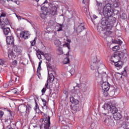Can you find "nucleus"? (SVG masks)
I'll return each instance as SVG.
<instances>
[{
    "label": "nucleus",
    "instance_id": "46",
    "mask_svg": "<svg viewBox=\"0 0 129 129\" xmlns=\"http://www.w3.org/2000/svg\"><path fill=\"white\" fill-rule=\"evenodd\" d=\"M37 75L38 77V78H40V76H41V73L40 71H37Z\"/></svg>",
    "mask_w": 129,
    "mask_h": 129
},
{
    "label": "nucleus",
    "instance_id": "21",
    "mask_svg": "<svg viewBox=\"0 0 129 129\" xmlns=\"http://www.w3.org/2000/svg\"><path fill=\"white\" fill-rule=\"evenodd\" d=\"M116 105H113L112 106V107H111V109H110L111 113H112L113 114H114L116 113V112H117L118 111V110H117V108L116 107H115Z\"/></svg>",
    "mask_w": 129,
    "mask_h": 129
},
{
    "label": "nucleus",
    "instance_id": "8",
    "mask_svg": "<svg viewBox=\"0 0 129 129\" xmlns=\"http://www.w3.org/2000/svg\"><path fill=\"white\" fill-rule=\"evenodd\" d=\"M44 57L45 58L46 61L47 68L52 69V55L49 53H45L44 54Z\"/></svg>",
    "mask_w": 129,
    "mask_h": 129
},
{
    "label": "nucleus",
    "instance_id": "13",
    "mask_svg": "<svg viewBox=\"0 0 129 129\" xmlns=\"http://www.w3.org/2000/svg\"><path fill=\"white\" fill-rule=\"evenodd\" d=\"M7 43L8 45H12L13 46L15 41V38L13 36H6Z\"/></svg>",
    "mask_w": 129,
    "mask_h": 129
},
{
    "label": "nucleus",
    "instance_id": "48",
    "mask_svg": "<svg viewBox=\"0 0 129 129\" xmlns=\"http://www.w3.org/2000/svg\"><path fill=\"white\" fill-rule=\"evenodd\" d=\"M12 64L13 65H17V64H18V61L16 60H14L12 62Z\"/></svg>",
    "mask_w": 129,
    "mask_h": 129
},
{
    "label": "nucleus",
    "instance_id": "56",
    "mask_svg": "<svg viewBox=\"0 0 129 129\" xmlns=\"http://www.w3.org/2000/svg\"><path fill=\"white\" fill-rule=\"evenodd\" d=\"M17 19H18V20H21V16L18 17H17Z\"/></svg>",
    "mask_w": 129,
    "mask_h": 129
},
{
    "label": "nucleus",
    "instance_id": "10",
    "mask_svg": "<svg viewBox=\"0 0 129 129\" xmlns=\"http://www.w3.org/2000/svg\"><path fill=\"white\" fill-rule=\"evenodd\" d=\"M99 66V59L97 57L93 59V61L91 64V70H94V69H98Z\"/></svg>",
    "mask_w": 129,
    "mask_h": 129
},
{
    "label": "nucleus",
    "instance_id": "35",
    "mask_svg": "<svg viewBox=\"0 0 129 129\" xmlns=\"http://www.w3.org/2000/svg\"><path fill=\"white\" fill-rule=\"evenodd\" d=\"M46 14L42 13H40V17L41 18V19H43V20H45L46 19Z\"/></svg>",
    "mask_w": 129,
    "mask_h": 129
},
{
    "label": "nucleus",
    "instance_id": "40",
    "mask_svg": "<svg viewBox=\"0 0 129 129\" xmlns=\"http://www.w3.org/2000/svg\"><path fill=\"white\" fill-rule=\"evenodd\" d=\"M121 18L123 20H125L126 19V15L125 14H122V15H121Z\"/></svg>",
    "mask_w": 129,
    "mask_h": 129
},
{
    "label": "nucleus",
    "instance_id": "45",
    "mask_svg": "<svg viewBox=\"0 0 129 129\" xmlns=\"http://www.w3.org/2000/svg\"><path fill=\"white\" fill-rule=\"evenodd\" d=\"M5 64V61L3 59H0V65H4Z\"/></svg>",
    "mask_w": 129,
    "mask_h": 129
},
{
    "label": "nucleus",
    "instance_id": "16",
    "mask_svg": "<svg viewBox=\"0 0 129 129\" xmlns=\"http://www.w3.org/2000/svg\"><path fill=\"white\" fill-rule=\"evenodd\" d=\"M29 36H30V34H29L28 31L26 32H23L20 33V37L23 38V39H28L29 38Z\"/></svg>",
    "mask_w": 129,
    "mask_h": 129
},
{
    "label": "nucleus",
    "instance_id": "47",
    "mask_svg": "<svg viewBox=\"0 0 129 129\" xmlns=\"http://www.w3.org/2000/svg\"><path fill=\"white\" fill-rule=\"evenodd\" d=\"M37 56L38 58V59L40 60V59H42V56H41V54L40 53H37Z\"/></svg>",
    "mask_w": 129,
    "mask_h": 129
},
{
    "label": "nucleus",
    "instance_id": "31",
    "mask_svg": "<svg viewBox=\"0 0 129 129\" xmlns=\"http://www.w3.org/2000/svg\"><path fill=\"white\" fill-rule=\"evenodd\" d=\"M70 63V60L69 59V57H67L63 59V63L64 64H69Z\"/></svg>",
    "mask_w": 129,
    "mask_h": 129
},
{
    "label": "nucleus",
    "instance_id": "50",
    "mask_svg": "<svg viewBox=\"0 0 129 129\" xmlns=\"http://www.w3.org/2000/svg\"><path fill=\"white\" fill-rule=\"evenodd\" d=\"M43 106H44V107H45L46 108V109H48V106H47L46 105V104H47V101L43 102Z\"/></svg>",
    "mask_w": 129,
    "mask_h": 129
},
{
    "label": "nucleus",
    "instance_id": "36",
    "mask_svg": "<svg viewBox=\"0 0 129 129\" xmlns=\"http://www.w3.org/2000/svg\"><path fill=\"white\" fill-rule=\"evenodd\" d=\"M54 21L50 20L49 22H48V25L49 26V27H53V26H54Z\"/></svg>",
    "mask_w": 129,
    "mask_h": 129
},
{
    "label": "nucleus",
    "instance_id": "64",
    "mask_svg": "<svg viewBox=\"0 0 129 129\" xmlns=\"http://www.w3.org/2000/svg\"><path fill=\"white\" fill-rule=\"evenodd\" d=\"M85 0H83V4H85V2H84Z\"/></svg>",
    "mask_w": 129,
    "mask_h": 129
},
{
    "label": "nucleus",
    "instance_id": "23",
    "mask_svg": "<svg viewBox=\"0 0 129 129\" xmlns=\"http://www.w3.org/2000/svg\"><path fill=\"white\" fill-rule=\"evenodd\" d=\"M84 29V25L81 24L77 28L76 32L77 33H81V32L83 31Z\"/></svg>",
    "mask_w": 129,
    "mask_h": 129
},
{
    "label": "nucleus",
    "instance_id": "28",
    "mask_svg": "<svg viewBox=\"0 0 129 129\" xmlns=\"http://www.w3.org/2000/svg\"><path fill=\"white\" fill-rule=\"evenodd\" d=\"M6 14H5V13H2V14L1 15L0 18H1V19H0V24H2V22H3V21H4V19L5 18L7 19V17H6Z\"/></svg>",
    "mask_w": 129,
    "mask_h": 129
},
{
    "label": "nucleus",
    "instance_id": "30",
    "mask_svg": "<svg viewBox=\"0 0 129 129\" xmlns=\"http://www.w3.org/2000/svg\"><path fill=\"white\" fill-rule=\"evenodd\" d=\"M35 107H34V110L37 111V110H39L38 112H40V108L39 107V105H38V103H37V101L35 100Z\"/></svg>",
    "mask_w": 129,
    "mask_h": 129
},
{
    "label": "nucleus",
    "instance_id": "32",
    "mask_svg": "<svg viewBox=\"0 0 129 129\" xmlns=\"http://www.w3.org/2000/svg\"><path fill=\"white\" fill-rule=\"evenodd\" d=\"M120 47L118 45H116L112 48V50L114 51L115 52H116L117 51H118L119 50Z\"/></svg>",
    "mask_w": 129,
    "mask_h": 129
},
{
    "label": "nucleus",
    "instance_id": "52",
    "mask_svg": "<svg viewBox=\"0 0 129 129\" xmlns=\"http://www.w3.org/2000/svg\"><path fill=\"white\" fill-rule=\"evenodd\" d=\"M112 43H113V44H115V43H117V41L116 40H113Z\"/></svg>",
    "mask_w": 129,
    "mask_h": 129
},
{
    "label": "nucleus",
    "instance_id": "34",
    "mask_svg": "<svg viewBox=\"0 0 129 129\" xmlns=\"http://www.w3.org/2000/svg\"><path fill=\"white\" fill-rule=\"evenodd\" d=\"M37 40V37H35L33 41L30 42L31 46H34L36 45V41Z\"/></svg>",
    "mask_w": 129,
    "mask_h": 129
},
{
    "label": "nucleus",
    "instance_id": "24",
    "mask_svg": "<svg viewBox=\"0 0 129 129\" xmlns=\"http://www.w3.org/2000/svg\"><path fill=\"white\" fill-rule=\"evenodd\" d=\"M70 101L72 102V103H73V104H75V105H77L79 103V101L73 97H71L70 98Z\"/></svg>",
    "mask_w": 129,
    "mask_h": 129
},
{
    "label": "nucleus",
    "instance_id": "4",
    "mask_svg": "<svg viewBox=\"0 0 129 129\" xmlns=\"http://www.w3.org/2000/svg\"><path fill=\"white\" fill-rule=\"evenodd\" d=\"M9 25L10 21H9L8 18H4L3 21L1 22V24H0L1 28L3 30L4 35H6V36L9 35V34H11V29L7 27V26Z\"/></svg>",
    "mask_w": 129,
    "mask_h": 129
},
{
    "label": "nucleus",
    "instance_id": "54",
    "mask_svg": "<svg viewBox=\"0 0 129 129\" xmlns=\"http://www.w3.org/2000/svg\"><path fill=\"white\" fill-rule=\"evenodd\" d=\"M9 112L10 113L11 116H14V114L12 113V112L11 111V110H9Z\"/></svg>",
    "mask_w": 129,
    "mask_h": 129
},
{
    "label": "nucleus",
    "instance_id": "55",
    "mask_svg": "<svg viewBox=\"0 0 129 129\" xmlns=\"http://www.w3.org/2000/svg\"><path fill=\"white\" fill-rule=\"evenodd\" d=\"M42 102H43V103L46 102V100L43 99H42Z\"/></svg>",
    "mask_w": 129,
    "mask_h": 129
},
{
    "label": "nucleus",
    "instance_id": "18",
    "mask_svg": "<svg viewBox=\"0 0 129 129\" xmlns=\"http://www.w3.org/2000/svg\"><path fill=\"white\" fill-rule=\"evenodd\" d=\"M114 63V66L115 67L118 68V69H120V68H122V65H123V62L122 61L118 60V61H116Z\"/></svg>",
    "mask_w": 129,
    "mask_h": 129
},
{
    "label": "nucleus",
    "instance_id": "7",
    "mask_svg": "<svg viewBox=\"0 0 129 129\" xmlns=\"http://www.w3.org/2000/svg\"><path fill=\"white\" fill-rule=\"evenodd\" d=\"M113 105H116V102L115 101H112L105 103L103 106V108H104V110H106L107 113H103V114H104L105 115L109 114L108 112L109 110H110Z\"/></svg>",
    "mask_w": 129,
    "mask_h": 129
},
{
    "label": "nucleus",
    "instance_id": "12",
    "mask_svg": "<svg viewBox=\"0 0 129 129\" xmlns=\"http://www.w3.org/2000/svg\"><path fill=\"white\" fill-rule=\"evenodd\" d=\"M104 122L108 125H111V123H112V119L111 118V116L109 114H107L106 115V118L104 121Z\"/></svg>",
    "mask_w": 129,
    "mask_h": 129
},
{
    "label": "nucleus",
    "instance_id": "53",
    "mask_svg": "<svg viewBox=\"0 0 129 129\" xmlns=\"http://www.w3.org/2000/svg\"><path fill=\"white\" fill-rule=\"evenodd\" d=\"M39 54H40V55H42L43 56H45V54H44V52H40V53H39Z\"/></svg>",
    "mask_w": 129,
    "mask_h": 129
},
{
    "label": "nucleus",
    "instance_id": "37",
    "mask_svg": "<svg viewBox=\"0 0 129 129\" xmlns=\"http://www.w3.org/2000/svg\"><path fill=\"white\" fill-rule=\"evenodd\" d=\"M41 64H42V61H40L39 62V64H38V67L37 68V71H40V70H41Z\"/></svg>",
    "mask_w": 129,
    "mask_h": 129
},
{
    "label": "nucleus",
    "instance_id": "6",
    "mask_svg": "<svg viewBox=\"0 0 129 129\" xmlns=\"http://www.w3.org/2000/svg\"><path fill=\"white\" fill-rule=\"evenodd\" d=\"M50 116L46 117L45 118V121L44 123H42L44 121V119L41 118L39 120V122L40 123V128H44V129H50V124H51V122H50Z\"/></svg>",
    "mask_w": 129,
    "mask_h": 129
},
{
    "label": "nucleus",
    "instance_id": "63",
    "mask_svg": "<svg viewBox=\"0 0 129 129\" xmlns=\"http://www.w3.org/2000/svg\"><path fill=\"white\" fill-rule=\"evenodd\" d=\"M12 0H7V2H12Z\"/></svg>",
    "mask_w": 129,
    "mask_h": 129
},
{
    "label": "nucleus",
    "instance_id": "60",
    "mask_svg": "<svg viewBox=\"0 0 129 129\" xmlns=\"http://www.w3.org/2000/svg\"><path fill=\"white\" fill-rule=\"evenodd\" d=\"M48 86V84H45V87H46V88H47V87Z\"/></svg>",
    "mask_w": 129,
    "mask_h": 129
},
{
    "label": "nucleus",
    "instance_id": "39",
    "mask_svg": "<svg viewBox=\"0 0 129 129\" xmlns=\"http://www.w3.org/2000/svg\"><path fill=\"white\" fill-rule=\"evenodd\" d=\"M70 73H71V75H73L75 73V70L74 68L71 69L70 71Z\"/></svg>",
    "mask_w": 129,
    "mask_h": 129
},
{
    "label": "nucleus",
    "instance_id": "27",
    "mask_svg": "<svg viewBox=\"0 0 129 129\" xmlns=\"http://www.w3.org/2000/svg\"><path fill=\"white\" fill-rule=\"evenodd\" d=\"M72 110H74L75 112H77V111H79V106L77 105H74L72 108Z\"/></svg>",
    "mask_w": 129,
    "mask_h": 129
},
{
    "label": "nucleus",
    "instance_id": "20",
    "mask_svg": "<svg viewBox=\"0 0 129 129\" xmlns=\"http://www.w3.org/2000/svg\"><path fill=\"white\" fill-rule=\"evenodd\" d=\"M52 38L54 39V45L56 46V47H60L61 45L62 44L61 43V41H60V40H59V39H58L57 38H55L54 37H53Z\"/></svg>",
    "mask_w": 129,
    "mask_h": 129
},
{
    "label": "nucleus",
    "instance_id": "5",
    "mask_svg": "<svg viewBox=\"0 0 129 129\" xmlns=\"http://www.w3.org/2000/svg\"><path fill=\"white\" fill-rule=\"evenodd\" d=\"M109 30L111 29H108L107 28H106V29H105V28H103V27L99 26L97 27L98 32L101 33V35L102 37V38H104V39H106L107 37H108L110 35H111V34H112V32H111Z\"/></svg>",
    "mask_w": 129,
    "mask_h": 129
},
{
    "label": "nucleus",
    "instance_id": "49",
    "mask_svg": "<svg viewBox=\"0 0 129 129\" xmlns=\"http://www.w3.org/2000/svg\"><path fill=\"white\" fill-rule=\"evenodd\" d=\"M91 19L92 20V19H94V20H95V19H97V16H96V15H94L92 16V17L91 18Z\"/></svg>",
    "mask_w": 129,
    "mask_h": 129
},
{
    "label": "nucleus",
    "instance_id": "1",
    "mask_svg": "<svg viewBox=\"0 0 129 129\" xmlns=\"http://www.w3.org/2000/svg\"><path fill=\"white\" fill-rule=\"evenodd\" d=\"M103 14L104 17L101 20V24L105 29L107 28L108 30H111L113 23L116 21V18L113 16H117L119 11L114 9L111 4H107L103 9Z\"/></svg>",
    "mask_w": 129,
    "mask_h": 129
},
{
    "label": "nucleus",
    "instance_id": "17",
    "mask_svg": "<svg viewBox=\"0 0 129 129\" xmlns=\"http://www.w3.org/2000/svg\"><path fill=\"white\" fill-rule=\"evenodd\" d=\"M16 56H17V54L14 53V51L12 50H9L8 57L10 60H12V59H14L16 57Z\"/></svg>",
    "mask_w": 129,
    "mask_h": 129
},
{
    "label": "nucleus",
    "instance_id": "19",
    "mask_svg": "<svg viewBox=\"0 0 129 129\" xmlns=\"http://www.w3.org/2000/svg\"><path fill=\"white\" fill-rule=\"evenodd\" d=\"M113 118L115 120H119L121 118V114L119 112H116L114 114Z\"/></svg>",
    "mask_w": 129,
    "mask_h": 129
},
{
    "label": "nucleus",
    "instance_id": "25",
    "mask_svg": "<svg viewBox=\"0 0 129 129\" xmlns=\"http://www.w3.org/2000/svg\"><path fill=\"white\" fill-rule=\"evenodd\" d=\"M120 6V2L119 0H114L113 2V8H118Z\"/></svg>",
    "mask_w": 129,
    "mask_h": 129
},
{
    "label": "nucleus",
    "instance_id": "14",
    "mask_svg": "<svg viewBox=\"0 0 129 129\" xmlns=\"http://www.w3.org/2000/svg\"><path fill=\"white\" fill-rule=\"evenodd\" d=\"M26 109H27V105L25 104H21L18 106V110L21 112V113H24L26 112Z\"/></svg>",
    "mask_w": 129,
    "mask_h": 129
},
{
    "label": "nucleus",
    "instance_id": "22",
    "mask_svg": "<svg viewBox=\"0 0 129 129\" xmlns=\"http://www.w3.org/2000/svg\"><path fill=\"white\" fill-rule=\"evenodd\" d=\"M55 79V77L53 75V74L51 73L48 76L47 80L49 81L51 83H52Z\"/></svg>",
    "mask_w": 129,
    "mask_h": 129
},
{
    "label": "nucleus",
    "instance_id": "3",
    "mask_svg": "<svg viewBox=\"0 0 129 129\" xmlns=\"http://www.w3.org/2000/svg\"><path fill=\"white\" fill-rule=\"evenodd\" d=\"M127 54H126V50L124 49L123 52H119L113 54L110 58V61L113 63H115L121 60H125Z\"/></svg>",
    "mask_w": 129,
    "mask_h": 129
},
{
    "label": "nucleus",
    "instance_id": "26",
    "mask_svg": "<svg viewBox=\"0 0 129 129\" xmlns=\"http://www.w3.org/2000/svg\"><path fill=\"white\" fill-rule=\"evenodd\" d=\"M67 42H68V43H66L63 44V47H67L68 49L70 50V43H71V40L68 39Z\"/></svg>",
    "mask_w": 129,
    "mask_h": 129
},
{
    "label": "nucleus",
    "instance_id": "29",
    "mask_svg": "<svg viewBox=\"0 0 129 129\" xmlns=\"http://www.w3.org/2000/svg\"><path fill=\"white\" fill-rule=\"evenodd\" d=\"M56 53L57 55H62V54H63V49L61 47H59L56 51Z\"/></svg>",
    "mask_w": 129,
    "mask_h": 129
},
{
    "label": "nucleus",
    "instance_id": "9",
    "mask_svg": "<svg viewBox=\"0 0 129 129\" xmlns=\"http://www.w3.org/2000/svg\"><path fill=\"white\" fill-rule=\"evenodd\" d=\"M49 7L51 8L50 10V14H51L52 16H57V13L58 12V7H57L54 4H50Z\"/></svg>",
    "mask_w": 129,
    "mask_h": 129
},
{
    "label": "nucleus",
    "instance_id": "38",
    "mask_svg": "<svg viewBox=\"0 0 129 129\" xmlns=\"http://www.w3.org/2000/svg\"><path fill=\"white\" fill-rule=\"evenodd\" d=\"M12 92L14 94H18L19 92L18 91V89H17L16 88H15L13 90Z\"/></svg>",
    "mask_w": 129,
    "mask_h": 129
},
{
    "label": "nucleus",
    "instance_id": "62",
    "mask_svg": "<svg viewBox=\"0 0 129 129\" xmlns=\"http://www.w3.org/2000/svg\"><path fill=\"white\" fill-rule=\"evenodd\" d=\"M18 78H15V81H17Z\"/></svg>",
    "mask_w": 129,
    "mask_h": 129
},
{
    "label": "nucleus",
    "instance_id": "33",
    "mask_svg": "<svg viewBox=\"0 0 129 129\" xmlns=\"http://www.w3.org/2000/svg\"><path fill=\"white\" fill-rule=\"evenodd\" d=\"M31 106H29V105H28V106H26L25 112H26V113H29L30 110H31Z\"/></svg>",
    "mask_w": 129,
    "mask_h": 129
},
{
    "label": "nucleus",
    "instance_id": "61",
    "mask_svg": "<svg viewBox=\"0 0 129 129\" xmlns=\"http://www.w3.org/2000/svg\"><path fill=\"white\" fill-rule=\"evenodd\" d=\"M15 15H16V16L17 18H18L19 17V16H18V15H17V14H15Z\"/></svg>",
    "mask_w": 129,
    "mask_h": 129
},
{
    "label": "nucleus",
    "instance_id": "42",
    "mask_svg": "<svg viewBox=\"0 0 129 129\" xmlns=\"http://www.w3.org/2000/svg\"><path fill=\"white\" fill-rule=\"evenodd\" d=\"M12 2H13V3H15L16 5H20V2L18 0H12Z\"/></svg>",
    "mask_w": 129,
    "mask_h": 129
},
{
    "label": "nucleus",
    "instance_id": "44",
    "mask_svg": "<svg viewBox=\"0 0 129 129\" xmlns=\"http://www.w3.org/2000/svg\"><path fill=\"white\" fill-rule=\"evenodd\" d=\"M4 114V111L1 110L0 111V118H2V117H3Z\"/></svg>",
    "mask_w": 129,
    "mask_h": 129
},
{
    "label": "nucleus",
    "instance_id": "41",
    "mask_svg": "<svg viewBox=\"0 0 129 129\" xmlns=\"http://www.w3.org/2000/svg\"><path fill=\"white\" fill-rule=\"evenodd\" d=\"M47 9V7L46 6H44L42 5L41 6V11H45V10Z\"/></svg>",
    "mask_w": 129,
    "mask_h": 129
},
{
    "label": "nucleus",
    "instance_id": "57",
    "mask_svg": "<svg viewBox=\"0 0 129 129\" xmlns=\"http://www.w3.org/2000/svg\"><path fill=\"white\" fill-rule=\"evenodd\" d=\"M67 56H69V51L68 52V53L66 54Z\"/></svg>",
    "mask_w": 129,
    "mask_h": 129
},
{
    "label": "nucleus",
    "instance_id": "43",
    "mask_svg": "<svg viewBox=\"0 0 129 129\" xmlns=\"http://www.w3.org/2000/svg\"><path fill=\"white\" fill-rule=\"evenodd\" d=\"M58 29H57V32H60V31H62V25H58Z\"/></svg>",
    "mask_w": 129,
    "mask_h": 129
},
{
    "label": "nucleus",
    "instance_id": "51",
    "mask_svg": "<svg viewBox=\"0 0 129 129\" xmlns=\"http://www.w3.org/2000/svg\"><path fill=\"white\" fill-rule=\"evenodd\" d=\"M45 92H46V89L45 88H43L41 90V92L42 94H44V93H45Z\"/></svg>",
    "mask_w": 129,
    "mask_h": 129
},
{
    "label": "nucleus",
    "instance_id": "11",
    "mask_svg": "<svg viewBox=\"0 0 129 129\" xmlns=\"http://www.w3.org/2000/svg\"><path fill=\"white\" fill-rule=\"evenodd\" d=\"M88 90V87L86 84H81L80 86V91L82 94L85 93Z\"/></svg>",
    "mask_w": 129,
    "mask_h": 129
},
{
    "label": "nucleus",
    "instance_id": "2",
    "mask_svg": "<svg viewBox=\"0 0 129 129\" xmlns=\"http://www.w3.org/2000/svg\"><path fill=\"white\" fill-rule=\"evenodd\" d=\"M96 79L97 80L98 83L101 85L102 89L104 92H107L110 88V85L107 82V75L105 74H99V73H96L95 74Z\"/></svg>",
    "mask_w": 129,
    "mask_h": 129
},
{
    "label": "nucleus",
    "instance_id": "15",
    "mask_svg": "<svg viewBox=\"0 0 129 129\" xmlns=\"http://www.w3.org/2000/svg\"><path fill=\"white\" fill-rule=\"evenodd\" d=\"M14 50L17 55H22V49L20 46H15L14 47Z\"/></svg>",
    "mask_w": 129,
    "mask_h": 129
},
{
    "label": "nucleus",
    "instance_id": "58",
    "mask_svg": "<svg viewBox=\"0 0 129 129\" xmlns=\"http://www.w3.org/2000/svg\"><path fill=\"white\" fill-rule=\"evenodd\" d=\"M47 3H48V2H47V1H46L45 2L43 3V5H44V4H47Z\"/></svg>",
    "mask_w": 129,
    "mask_h": 129
},
{
    "label": "nucleus",
    "instance_id": "59",
    "mask_svg": "<svg viewBox=\"0 0 129 129\" xmlns=\"http://www.w3.org/2000/svg\"><path fill=\"white\" fill-rule=\"evenodd\" d=\"M119 44H122V41H119Z\"/></svg>",
    "mask_w": 129,
    "mask_h": 129
}]
</instances>
